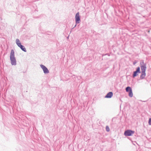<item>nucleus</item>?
<instances>
[{
  "instance_id": "f257e3e1",
  "label": "nucleus",
  "mask_w": 151,
  "mask_h": 151,
  "mask_svg": "<svg viewBox=\"0 0 151 151\" xmlns=\"http://www.w3.org/2000/svg\"><path fill=\"white\" fill-rule=\"evenodd\" d=\"M146 70H145L144 68L142 69L141 70V74L140 76V78L141 79H143L145 78L146 76L145 71Z\"/></svg>"
},
{
  "instance_id": "f03ea898",
  "label": "nucleus",
  "mask_w": 151,
  "mask_h": 151,
  "mask_svg": "<svg viewBox=\"0 0 151 151\" xmlns=\"http://www.w3.org/2000/svg\"><path fill=\"white\" fill-rule=\"evenodd\" d=\"M75 19L76 23H78L80 22V16L79 15V13L78 12L76 14Z\"/></svg>"
},
{
  "instance_id": "7ed1b4c3",
  "label": "nucleus",
  "mask_w": 151,
  "mask_h": 151,
  "mask_svg": "<svg viewBox=\"0 0 151 151\" xmlns=\"http://www.w3.org/2000/svg\"><path fill=\"white\" fill-rule=\"evenodd\" d=\"M140 65L141 70H142V69H143L144 68V69H145V70H146V63H144V61L143 60H141L140 61Z\"/></svg>"
},
{
  "instance_id": "20e7f679",
  "label": "nucleus",
  "mask_w": 151,
  "mask_h": 151,
  "mask_svg": "<svg viewBox=\"0 0 151 151\" xmlns=\"http://www.w3.org/2000/svg\"><path fill=\"white\" fill-rule=\"evenodd\" d=\"M140 73V68L139 67H138L137 68L136 70L134 72V73L133 74V77H134L137 76L138 75V73Z\"/></svg>"
},
{
  "instance_id": "39448f33",
  "label": "nucleus",
  "mask_w": 151,
  "mask_h": 151,
  "mask_svg": "<svg viewBox=\"0 0 151 151\" xmlns=\"http://www.w3.org/2000/svg\"><path fill=\"white\" fill-rule=\"evenodd\" d=\"M40 67L43 69L44 72L45 73H49V70L47 69V68L44 65H40Z\"/></svg>"
},
{
  "instance_id": "423d86ee",
  "label": "nucleus",
  "mask_w": 151,
  "mask_h": 151,
  "mask_svg": "<svg viewBox=\"0 0 151 151\" xmlns=\"http://www.w3.org/2000/svg\"><path fill=\"white\" fill-rule=\"evenodd\" d=\"M126 91L127 92L129 93V95L130 97L132 96V92L131 88L129 87H127L126 88Z\"/></svg>"
},
{
  "instance_id": "0eeeda50",
  "label": "nucleus",
  "mask_w": 151,
  "mask_h": 151,
  "mask_svg": "<svg viewBox=\"0 0 151 151\" xmlns=\"http://www.w3.org/2000/svg\"><path fill=\"white\" fill-rule=\"evenodd\" d=\"M132 132L130 130H127L124 133V134L126 136H129L131 135Z\"/></svg>"
},
{
  "instance_id": "6e6552de",
  "label": "nucleus",
  "mask_w": 151,
  "mask_h": 151,
  "mask_svg": "<svg viewBox=\"0 0 151 151\" xmlns=\"http://www.w3.org/2000/svg\"><path fill=\"white\" fill-rule=\"evenodd\" d=\"M10 59L12 64V65H15L16 64V63L15 57H10Z\"/></svg>"
},
{
  "instance_id": "1a4fd4ad",
  "label": "nucleus",
  "mask_w": 151,
  "mask_h": 151,
  "mask_svg": "<svg viewBox=\"0 0 151 151\" xmlns=\"http://www.w3.org/2000/svg\"><path fill=\"white\" fill-rule=\"evenodd\" d=\"M113 93L112 92H110L107 94L105 97L106 98H111L113 96Z\"/></svg>"
},
{
  "instance_id": "9d476101",
  "label": "nucleus",
  "mask_w": 151,
  "mask_h": 151,
  "mask_svg": "<svg viewBox=\"0 0 151 151\" xmlns=\"http://www.w3.org/2000/svg\"><path fill=\"white\" fill-rule=\"evenodd\" d=\"M19 47L20 48L24 51L25 52L26 51V49H25V47H24V46L21 45H20V46H19Z\"/></svg>"
},
{
  "instance_id": "9b49d317",
  "label": "nucleus",
  "mask_w": 151,
  "mask_h": 151,
  "mask_svg": "<svg viewBox=\"0 0 151 151\" xmlns=\"http://www.w3.org/2000/svg\"><path fill=\"white\" fill-rule=\"evenodd\" d=\"M16 43L17 45L19 47L20 45H21V43L20 41L18 39H17L16 40Z\"/></svg>"
},
{
  "instance_id": "f8f14e48",
  "label": "nucleus",
  "mask_w": 151,
  "mask_h": 151,
  "mask_svg": "<svg viewBox=\"0 0 151 151\" xmlns=\"http://www.w3.org/2000/svg\"><path fill=\"white\" fill-rule=\"evenodd\" d=\"M14 57V51L13 50H12L10 53V57Z\"/></svg>"
},
{
  "instance_id": "ddd939ff",
  "label": "nucleus",
  "mask_w": 151,
  "mask_h": 151,
  "mask_svg": "<svg viewBox=\"0 0 151 151\" xmlns=\"http://www.w3.org/2000/svg\"><path fill=\"white\" fill-rule=\"evenodd\" d=\"M106 131L108 132H109V131L110 129H109V127H108V126H107L106 127Z\"/></svg>"
},
{
  "instance_id": "4468645a",
  "label": "nucleus",
  "mask_w": 151,
  "mask_h": 151,
  "mask_svg": "<svg viewBox=\"0 0 151 151\" xmlns=\"http://www.w3.org/2000/svg\"><path fill=\"white\" fill-rule=\"evenodd\" d=\"M148 123L149 125H151V118L149 119Z\"/></svg>"
},
{
  "instance_id": "2eb2a0df",
  "label": "nucleus",
  "mask_w": 151,
  "mask_h": 151,
  "mask_svg": "<svg viewBox=\"0 0 151 151\" xmlns=\"http://www.w3.org/2000/svg\"><path fill=\"white\" fill-rule=\"evenodd\" d=\"M135 63V62H134V65H135V63Z\"/></svg>"
},
{
  "instance_id": "dca6fc26",
  "label": "nucleus",
  "mask_w": 151,
  "mask_h": 151,
  "mask_svg": "<svg viewBox=\"0 0 151 151\" xmlns=\"http://www.w3.org/2000/svg\"><path fill=\"white\" fill-rule=\"evenodd\" d=\"M134 133V131H133V134Z\"/></svg>"
}]
</instances>
